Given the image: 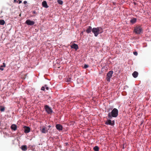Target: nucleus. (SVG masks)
<instances>
[{
  "mask_svg": "<svg viewBox=\"0 0 151 151\" xmlns=\"http://www.w3.org/2000/svg\"><path fill=\"white\" fill-rule=\"evenodd\" d=\"M118 110L116 108H114L111 112H109L108 114V117L111 119L112 117H116L118 115Z\"/></svg>",
  "mask_w": 151,
  "mask_h": 151,
  "instance_id": "1",
  "label": "nucleus"
},
{
  "mask_svg": "<svg viewBox=\"0 0 151 151\" xmlns=\"http://www.w3.org/2000/svg\"><path fill=\"white\" fill-rule=\"evenodd\" d=\"M103 32L102 28L101 27H94L92 29V32L94 34V36L96 37L99 34H101Z\"/></svg>",
  "mask_w": 151,
  "mask_h": 151,
  "instance_id": "2",
  "label": "nucleus"
},
{
  "mask_svg": "<svg viewBox=\"0 0 151 151\" xmlns=\"http://www.w3.org/2000/svg\"><path fill=\"white\" fill-rule=\"evenodd\" d=\"M134 32L137 34H140L142 32V29L140 26H137L134 28Z\"/></svg>",
  "mask_w": 151,
  "mask_h": 151,
  "instance_id": "3",
  "label": "nucleus"
},
{
  "mask_svg": "<svg viewBox=\"0 0 151 151\" xmlns=\"http://www.w3.org/2000/svg\"><path fill=\"white\" fill-rule=\"evenodd\" d=\"M44 108L47 114H51L53 113V111L52 109L48 105H45L44 106Z\"/></svg>",
  "mask_w": 151,
  "mask_h": 151,
  "instance_id": "4",
  "label": "nucleus"
},
{
  "mask_svg": "<svg viewBox=\"0 0 151 151\" xmlns=\"http://www.w3.org/2000/svg\"><path fill=\"white\" fill-rule=\"evenodd\" d=\"M113 72L112 70L109 71L107 73L106 75V81L109 82L110 81V78H111L113 74Z\"/></svg>",
  "mask_w": 151,
  "mask_h": 151,
  "instance_id": "5",
  "label": "nucleus"
},
{
  "mask_svg": "<svg viewBox=\"0 0 151 151\" xmlns=\"http://www.w3.org/2000/svg\"><path fill=\"white\" fill-rule=\"evenodd\" d=\"M111 119H107L105 122L106 125H110L111 126H114L115 124V122L114 120L111 121Z\"/></svg>",
  "mask_w": 151,
  "mask_h": 151,
  "instance_id": "6",
  "label": "nucleus"
},
{
  "mask_svg": "<svg viewBox=\"0 0 151 151\" xmlns=\"http://www.w3.org/2000/svg\"><path fill=\"white\" fill-rule=\"evenodd\" d=\"M23 129L25 133H28L30 132V128L29 127L24 126L23 127Z\"/></svg>",
  "mask_w": 151,
  "mask_h": 151,
  "instance_id": "7",
  "label": "nucleus"
},
{
  "mask_svg": "<svg viewBox=\"0 0 151 151\" xmlns=\"http://www.w3.org/2000/svg\"><path fill=\"white\" fill-rule=\"evenodd\" d=\"M25 23L29 25H33L35 23L34 21L30 20V19H27L25 22Z\"/></svg>",
  "mask_w": 151,
  "mask_h": 151,
  "instance_id": "8",
  "label": "nucleus"
},
{
  "mask_svg": "<svg viewBox=\"0 0 151 151\" xmlns=\"http://www.w3.org/2000/svg\"><path fill=\"white\" fill-rule=\"evenodd\" d=\"M55 127L59 131H61L63 129V126L60 124H57L56 125Z\"/></svg>",
  "mask_w": 151,
  "mask_h": 151,
  "instance_id": "9",
  "label": "nucleus"
},
{
  "mask_svg": "<svg viewBox=\"0 0 151 151\" xmlns=\"http://www.w3.org/2000/svg\"><path fill=\"white\" fill-rule=\"evenodd\" d=\"M71 48L75 49L76 50H77L78 48V45L75 43H73L70 46Z\"/></svg>",
  "mask_w": 151,
  "mask_h": 151,
  "instance_id": "10",
  "label": "nucleus"
},
{
  "mask_svg": "<svg viewBox=\"0 0 151 151\" xmlns=\"http://www.w3.org/2000/svg\"><path fill=\"white\" fill-rule=\"evenodd\" d=\"M91 31L92 32V27L90 26H88L86 30V33L88 34L91 32Z\"/></svg>",
  "mask_w": 151,
  "mask_h": 151,
  "instance_id": "11",
  "label": "nucleus"
},
{
  "mask_svg": "<svg viewBox=\"0 0 151 151\" xmlns=\"http://www.w3.org/2000/svg\"><path fill=\"white\" fill-rule=\"evenodd\" d=\"M42 5L43 6L46 8H47L49 7L46 1H43L42 2Z\"/></svg>",
  "mask_w": 151,
  "mask_h": 151,
  "instance_id": "12",
  "label": "nucleus"
},
{
  "mask_svg": "<svg viewBox=\"0 0 151 151\" xmlns=\"http://www.w3.org/2000/svg\"><path fill=\"white\" fill-rule=\"evenodd\" d=\"M40 131L43 133H46L47 132V130H46L45 127H43L42 128H40Z\"/></svg>",
  "mask_w": 151,
  "mask_h": 151,
  "instance_id": "13",
  "label": "nucleus"
},
{
  "mask_svg": "<svg viewBox=\"0 0 151 151\" xmlns=\"http://www.w3.org/2000/svg\"><path fill=\"white\" fill-rule=\"evenodd\" d=\"M138 73L137 72V71H134V72L132 74L134 78H137L138 75Z\"/></svg>",
  "mask_w": 151,
  "mask_h": 151,
  "instance_id": "14",
  "label": "nucleus"
},
{
  "mask_svg": "<svg viewBox=\"0 0 151 151\" xmlns=\"http://www.w3.org/2000/svg\"><path fill=\"white\" fill-rule=\"evenodd\" d=\"M11 129L14 131L16 130L17 128V126L15 124H12L11 126Z\"/></svg>",
  "mask_w": 151,
  "mask_h": 151,
  "instance_id": "15",
  "label": "nucleus"
},
{
  "mask_svg": "<svg viewBox=\"0 0 151 151\" xmlns=\"http://www.w3.org/2000/svg\"><path fill=\"white\" fill-rule=\"evenodd\" d=\"M137 21V19L136 18H134L132 19L130 21V22L132 24H133L135 23Z\"/></svg>",
  "mask_w": 151,
  "mask_h": 151,
  "instance_id": "16",
  "label": "nucleus"
},
{
  "mask_svg": "<svg viewBox=\"0 0 151 151\" xmlns=\"http://www.w3.org/2000/svg\"><path fill=\"white\" fill-rule=\"evenodd\" d=\"M21 149L23 151H25L27 150V147L26 145H23L21 147Z\"/></svg>",
  "mask_w": 151,
  "mask_h": 151,
  "instance_id": "17",
  "label": "nucleus"
},
{
  "mask_svg": "<svg viewBox=\"0 0 151 151\" xmlns=\"http://www.w3.org/2000/svg\"><path fill=\"white\" fill-rule=\"evenodd\" d=\"M93 149L95 151H99V148L98 146H96L93 147Z\"/></svg>",
  "mask_w": 151,
  "mask_h": 151,
  "instance_id": "18",
  "label": "nucleus"
},
{
  "mask_svg": "<svg viewBox=\"0 0 151 151\" xmlns=\"http://www.w3.org/2000/svg\"><path fill=\"white\" fill-rule=\"evenodd\" d=\"M57 2L60 5H62L63 4V1L61 0H57Z\"/></svg>",
  "mask_w": 151,
  "mask_h": 151,
  "instance_id": "19",
  "label": "nucleus"
},
{
  "mask_svg": "<svg viewBox=\"0 0 151 151\" xmlns=\"http://www.w3.org/2000/svg\"><path fill=\"white\" fill-rule=\"evenodd\" d=\"M5 24V21L4 20H0V25H3Z\"/></svg>",
  "mask_w": 151,
  "mask_h": 151,
  "instance_id": "20",
  "label": "nucleus"
},
{
  "mask_svg": "<svg viewBox=\"0 0 151 151\" xmlns=\"http://www.w3.org/2000/svg\"><path fill=\"white\" fill-rule=\"evenodd\" d=\"M71 78H68L67 79L66 81L68 82H69L71 81Z\"/></svg>",
  "mask_w": 151,
  "mask_h": 151,
  "instance_id": "21",
  "label": "nucleus"
},
{
  "mask_svg": "<svg viewBox=\"0 0 151 151\" xmlns=\"http://www.w3.org/2000/svg\"><path fill=\"white\" fill-rule=\"evenodd\" d=\"M0 111H4L5 108L4 107H1L0 108Z\"/></svg>",
  "mask_w": 151,
  "mask_h": 151,
  "instance_id": "22",
  "label": "nucleus"
},
{
  "mask_svg": "<svg viewBox=\"0 0 151 151\" xmlns=\"http://www.w3.org/2000/svg\"><path fill=\"white\" fill-rule=\"evenodd\" d=\"M45 87V88L47 90H48L49 89V88L46 85H45L44 86Z\"/></svg>",
  "mask_w": 151,
  "mask_h": 151,
  "instance_id": "23",
  "label": "nucleus"
},
{
  "mask_svg": "<svg viewBox=\"0 0 151 151\" xmlns=\"http://www.w3.org/2000/svg\"><path fill=\"white\" fill-rule=\"evenodd\" d=\"M45 87L44 86H42L41 88V90L42 91L45 90Z\"/></svg>",
  "mask_w": 151,
  "mask_h": 151,
  "instance_id": "24",
  "label": "nucleus"
},
{
  "mask_svg": "<svg viewBox=\"0 0 151 151\" xmlns=\"http://www.w3.org/2000/svg\"><path fill=\"white\" fill-rule=\"evenodd\" d=\"M3 67V68L5 67H6V65L5 63H3V65H1V67Z\"/></svg>",
  "mask_w": 151,
  "mask_h": 151,
  "instance_id": "25",
  "label": "nucleus"
},
{
  "mask_svg": "<svg viewBox=\"0 0 151 151\" xmlns=\"http://www.w3.org/2000/svg\"><path fill=\"white\" fill-rule=\"evenodd\" d=\"M133 54L135 55H137L138 54L137 52H133Z\"/></svg>",
  "mask_w": 151,
  "mask_h": 151,
  "instance_id": "26",
  "label": "nucleus"
},
{
  "mask_svg": "<svg viewBox=\"0 0 151 151\" xmlns=\"http://www.w3.org/2000/svg\"><path fill=\"white\" fill-rule=\"evenodd\" d=\"M88 67V65L86 64L84 66V68H86Z\"/></svg>",
  "mask_w": 151,
  "mask_h": 151,
  "instance_id": "27",
  "label": "nucleus"
},
{
  "mask_svg": "<svg viewBox=\"0 0 151 151\" xmlns=\"http://www.w3.org/2000/svg\"><path fill=\"white\" fill-rule=\"evenodd\" d=\"M0 70H4V68L2 67H1V65L0 66Z\"/></svg>",
  "mask_w": 151,
  "mask_h": 151,
  "instance_id": "28",
  "label": "nucleus"
},
{
  "mask_svg": "<svg viewBox=\"0 0 151 151\" xmlns=\"http://www.w3.org/2000/svg\"><path fill=\"white\" fill-rule=\"evenodd\" d=\"M19 1V0H14V2L18 3Z\"/></svg>",
  "mask_w": 151,
  "mask_h": 151,
  "instance_id": "29",
  "label": "nucleus"
},
{
  "mask_svg": "<svg viewBox=\"0 0 151 151\" xmlns=\"http://www.w3.org/2000/svg\"><path fill=\"white\" fill-rule=\"evenodd\" d=\"M33 13L34 14H37L36 12L35 11H33Z\"/></svg>",
  "mask_w": 151,
  "mask_h": 151,
  "instance_id": "30",
  "label": "nucleus"
},
{
  "mask_svg": "<svg viewBox=\"0 0 151 151\" xmlns=\"http://www.w3.org/2000/svg\"><path fill=\"white\" fill-rule=\"evenodd\" d=\"M48 129H47V130L49 129V128L51 127V126L49 125H48Z\"/></svg>",
  "mask_w": 151,
  "mask_h": 151,
  "instance_id": "31",
  "label": "nucleus"
},
{
  "mask_svg": "<svg viewBox=\"0 0 151 151\" xmlns=\"http://www.w3.org/2000/svg\"><path fill=\"white\" fill-rule=\"evenodd\" d=\"M27 3V2L26 1H24V4H26Z\"/></svg>",
  "mask_w": 151,
  "mask_h": 151,
  "instance_id": "32",
  "label": "nucleus"
},
{
  "mask_svg": "<svg viewBox=\"0 0 151 151\" xmlns=\"http://www.w3.org/2000/svg\"><path fill=\"white\" fill-rule=\"evenodd\" d=\"M22 2V1L19 0V4L21 3Z\"/></svg>",
  "mask_w": 151,
  "mask_h": 151,
  "instance_id": "33",
  "label": "nucleus"
},
{
  "mask_svg": "<svg viewBox=\"0 0 151 151\" xmlns=\"http://www.w3.org/2000/svg\"><path fill=\"white\" fill-rule=\"evenodd\" d=\"M134 4H135V5H136V2H134Z\"/></svg>",
  "mask_w": 151,
  "mask_h": 151,
  "instance_id": "34",
  "label": "nucleus"
},
{
  "mask_svg": "<svg viewBox=\"0 0 151 151\" xmlns=\"http://www.w3.org/2000/svg\"><path fill=\"white\" fill-rule=\"evenodd\" d=\"M110 111V109H109V110H108L107 111Z\"/></svg>",
  "mask_w": 151,
  "mask_h": 151,
  "instance_id": "35",
  "label": "nucleus"
},
{
  "mask_svg": "<svg viewBox=\"0 0 151 151\" xmlns=\"http://www.w3.org/2000/svg\"><path fill=\"white\" fill-rule=\"evenodd\" d=\"M65 144H66V145H68V143H66Z\"/></svg>",
  "mask_w": 151,
  "mask_h": 151,
  "instance_id": "36",
  "label": "nucleus"
},
{
  "mask_svg": "<svg viewBox=\"0 0 151 151\" xmlns=\"http://www.w3.org/2000/svg\"><path fill=\"white\" fill-rule=\"evenodd\" d=\"M35 16L34 15H32V16L31 17H34Z\"/></svg>",
  "mask_w": 151,
  "mask_h": 151,
  "instance_id": "37",
  "label": "nucleus"
},
{
  "mask_svg": "<svg viewBox=\"0 0 151 151\" xmlns=\"http://www.w3.org/2000/svg\"><path fill=\"white\" fill-rule=\"evenodd\" d=\"M19 17H20V16H21V14H19Z\"/></svg>",
  "mask_w": 151,
  "mask_h": 151,
  "instance_id": "38",
  "label": "nucleus"
}]
</instances>
